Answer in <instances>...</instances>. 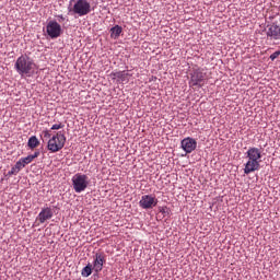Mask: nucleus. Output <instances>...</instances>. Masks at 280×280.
Returning <instances> with one entry per match:
<instances>
[{
    "instance_id": "f257e3e1",
    "label": "nucleus",
    "mask_w": 280,
    "mask_h": 280,
    "mask_svg": "<svg viewBox=\"0 0 280 280\" xmlns=\"http://www.w3.org/2000/svg\"><path fill=\"white\" fill-rule=\"evenodd\" d=\"M246 156L248 161L245 164L244 174H253V172H258L261 165V149L250 147L246 152Z\"/></svg>"
},
{
    "instance_id": "f03ea898",
    "label": "nucleus",
    "mask_w": 280,
    "mask_h": 280,
    "mask_svg": "<svg viewBox=\"0 0 280 280\" xmlns=\"http://www.w3.org/2000/svg\"><path fill=\"white\" fill-rule=\"evenodd\" d=\"M14 67L19 75H30L34 71L36 63L27 55H22L16 59Z\"/></svg>"
},
{
    "instance_id": "7ed1b4c3",
    "label": "nucleus",
    "mask_w": 280,
    "mask_h": 280,
    "mask_svg": "<svg viewBox=\"0 0 280 280\" xmlns=\"http://www.w3.org/2000/svg\"><path fill=\"white\" fill-rule=\"evenodd\" d=\"M66 143H67V136H65L62 131H58L48 140L47 150H49V152H52V153L60 152V150L65 148Z\"/></svg>"
},
{
    "instance_id": "20e7f679",
    "label": "nucleus",
    "mask_w": 280,
    "mask_h": 280,
    "mask_svg": "<svg viewBox=\"0 0 280 280\" xmlns=\"http://www.w3.org/2000/svg\"><path fill=\"white\" fill-rule=\"evenodd\" d=\"M72 187L75 191V194H82L89 187V176L82 174V173H77L72 177Z\"/></svg>"
},
{
    "instance_id": "39448f33",
    "label": "nucleus",
    "mask_w": 280,
    "mask_h": 280,
    "mask_svg": "<svg viewBox=\"0 0 280 280\" xmlns=\"http://www.w3.org/2000/svg\"><path fill=\"white\" fill-rule=\"evenodd\" d=\"M70 12L73 14H78V16H86V14H91V2L86 0H78Z\"/></svg>"
},
{
    "instance_id": "423d86ee",
    "label": "nucleus",
    "mask_w": 280,
    "mask_h": 280,
    "mask_svg": "<svg viewBox=\"0 0 280 280\" xmlns=\"http://www.w3.org/2000/svg\"><path fill=\"white\" fill-rule=\"evenodd\" d=\"M205 78H207V73L203 69H195L190 73L189 86H202V82H205Z\"/></svg>"
},
{
    "instance_id": "0eeeda50",
    "label": "nucleus",
    "mask_w": 280,
    "mask_h": 280,
    "mask_svg": "<svg viewBox=\"0 0 280 280\" xmlns=\"http://www.w3.org/2000/svg\"><path fill=\"white\" fill-rule=\"evenodd\" d=\"M141 209H154L159 205V199L152 195H143L139 201Z\"/></svg>"
},
{
    "instance_id": "6e6552de",
    "label": "nucleus",
    "mask_w": 280,
    "mask_h": 280,
    "mask_svg": "<svg viewBox=\"0 0 280 280\" xmlns=\"http://www.w3.org/2000/svg\"><path fill=\"white\" fill-rule=\"evenodd\" d=\"M46 33L50 38H59L60 34H62V26L56 21H50L46 26Z\"/></svg>"
},
{
    "instance_id": "1a4fd4ad",
    "label": "nucleus",
    "mask_w": 280,
    "mask_h": 280,
    "mask_svg": "<svg viewBox=\"0 0 280 280\" xmlns=\"http://www.w3.org/2000/svg\"><path fill=\"white\" fill-rule=\"evenodd\" d=\"M267 38L271 40H280V25L277 23H271L267 25Z\"/></svg>"
},
{
    "instance_id": "9d476101",
    "label": "nucleus",
    "mask_w": 280,
    "mask_h": 280,
    "mask_svg": "<svg viewBox=\"0 0 280 280\" xmlns=\"http://www.w3.org/2000/svg\"><path fill=\"white\" fill-rule=\"evenodd\" d=\"M198 147V142L194 138H185L182 140V148L186 154H191Z\"/></svg>"
},
{
    "instance_id": "9b49d317",
    "label": "nucleus",
    "mask_w": 280,
    "mask_h": 280,
    "mask_svg": "<svg viewBox=\"0 0 280 280\" xmlns=\"http://www.w3.org/2000/svg\"><path fill=\"white\" fill-rule=\"evenodd\" d=\"M51 218H54V210H51L49 207H46L42 209L36 220H38L39 224H45V222H47V220H51Z\"/></svg>"
},
{
    "instance_id": "f8f14e48",
    "label": "nucleus",
    "mask_w": 280,
    "mask_h": 280,
    "mask_svg": "<svg viewBox=\"0 0 280 280\" xmlns=\"http://www.w3.org/2000/svg\"><path fill=\"white\" fill-rule=\"evenodd\" d=\"M112 80H119V82H130L132 74L129 71H117L110 73Z\"/></svg>"
},
{
    "instance_id": "ddd939ff",
    "label": "nucleus",
    "mask_w": 280,
    "mask_h": 280,
    "mask_svg": "<svg viewBox=\"0 0 280 280\" xmlns=\"http://www.w3.org/2000/svg\"><path fill=\"white\" fill-rule=\"evenodd\" d=\"M102 268H104V256L102 254H96L93 270H95V272H102Z\"/></svg>"
},
{
    "instance_id": "4468645a",
    "label": "nucleus",
    "mask_w": 280,
    "mask_h": 280,
    "mask_svg": "<svg viewBox=\"0 0 280 280\" xmlns=\"http://www.w3.org/2000/svg\"><path fill=\"white\" fill-rule=\"evenodd\" d=\"M38 156H40V151H35L34 154L27 155L26 158H21L20 160L22 161L25 167V165H30V163H32L34 159H38Z\"/></svg>"
},
{
    "instance_id": "2eb2a0df",
    "label": "nucleus",
    "mask_w": 280,
    "mask_h": 280,
    "mask_svg": "<svg viewBox=\"0 0 280 280\" xmlns=\"http://www.w3.org/2000/svg\"><path fill=\"white\" fill-rule=\"evenodd\" d=\"M121 32H124V28L119 25H115L110 28V38L117 39L119 36H121Z\"/></svg>"
},
{
    "instance_id": "dca6fc26",
    "label": "nucleus",
    "mask_w": 280,
    "mask_h": 280,
    "mask_svg": "<svg viewBox=\"0 0 280 280\" xmlns=\"http://www.w3.org/2000/svg\"><path fill=\"white\" fill-rule=\"evenodd\" d=\"M27 145L31 150H34L35 148H38V145H40V141L38 140V138H36V136H33L28 139Z\"/></svg>"
},
{
    "instance_id": "f3484780",
    "label": "nucleus",
    "mask_w": 280,
    "mask_h": 280,
    "mask_svg": "<svg viewBox=\"0 0 280 280\" xmlns=\"http://www.w3.org/2000/svg\"><path fill=\"white\" fill-rule=\"evenodd\" d=\"M92 272H93V265L89 264L82 269L81 275L82 277H91Z\"/></svg>"
},
{
    "instance_id": "a211bd4d",
    "label": "nucleus",
    "mask_w": 280,
    "mask_h": 280,
    "mask_svg": "<svg viewBox=\"0 0 280 280\" xmlns=\"http://www.w3.org/2000/svg\"><path fill=\"white\" fill-rule=\"evenodd\" d=\"M15 170H18L19 172H21V170H23V167H25V164H23V161L20 159L15 165L13 166Z\"/></svg>"
},
{
    "instance_id": "6ab92c4d",
    "label": "nucleus",
    "mask_w": 280,
    "mask_h": 280,
    "mask_svg": "<svg viewBox=\"0 0 280 280\" xmlns=\"http://www.w3.org/2000/svg\"><path fill=\"white\" fill-rule=\"evenodd\" d=\"M61 128H65V125L62 122H58L52 125L50 130H61Z\"/></svg>"
},
{
    "instance_id": "aec40b11",
    "label": "nucleus",
    "mask_w": 280,
    "mask_h": 280,
    "mask_svg": "<svg viewBox=\"0 0 280 280\" xmlns=\"http://www.w3.org/2000/svg\"><path fill=\"white\" fill-rule=\"evenodd\" d=\"M279 56H280V50H277L270 55V60L275 61L277 60V58H279Z\"/></svg>"
},
{
    "instance_id": "412c9836",
    "label": "nucleus",
    "mask_w": 280,
    "mask_h": 280,
    "mask_svg": "<svg viewBox=\"0 0 280 280\" xmlns=\"http://www.w3.org/2000/svg\"><path fill=\"white\" fill-rule=\"evenodd\" d=\"M16 174H19V171L13 166L9 172V176H16Z\"/></svg>"
},
{
    "instance_id": "4be33fe9",
    "label": "nucleus",
    "mask_w": 280,
    "mask_h": 280,
    "mask_svg": "<svg viewBox=\"0 0 280 280\" xmlns=\"http://www.w3.org/2000/svg\"><path fill=\"white\" fill-rule=\"evenodd\" d=\"M44 137L45 139H49V137H51V133H49V131H44Z\"/></svg>"
},
{
    "instance_id": "5701e85b",
    "label": "nucleus",
    "mask_w": 280,
    "mask_h": 280,
    "mask_svg": "<svg viewBox=\"0 0 280 280\" xmlns=\"http://www.w3.org/2000/svg\"><path fill=\"white\" fill-rule=\"evenodd\" d=\"M59 21H65V15H58Z\"/></svg>"
}]
</instances>
